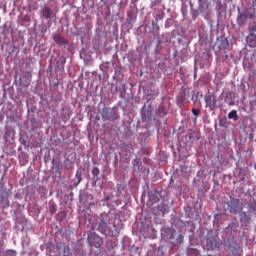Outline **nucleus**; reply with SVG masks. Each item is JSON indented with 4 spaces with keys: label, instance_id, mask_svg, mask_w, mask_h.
Wrapping results in <instances>:
<instances>
[{
    "label": "nucleus",
    "instance_id": "1",
    "mask_svg": "<svg viewBox=\"0 0 256 256\" xmlns=\"http://www.w3.org/2000/svg\"><path fill=\"white\" fill-rule=\"evenodd\" d=\"M103 121H117L119 119V113L113 108L104 107L101 112Z\"/></svg>",
    "mask_w": 256,
    "mask_h": 256
},
{
    "label": "nucleus",
    "instance_id": "2",
    "mask_svg": "<svg viewBox=\"0 0 256 256\" xmlns=\"http://www.w3.org/2000/svg\"><path fill=\"white\" fill-rule=\"evenodd\" d=\"M253 17H255V5H252L244 12L239 13L237 17L238 24L243 25L247 19H251Z\"/></svg>",
    "mask_w": 256,
    "mask_h": 256
},
{
    "label": "nucleus",
    "instance_id": "3",
    "mask_svg": "<svg viewBox=\"0 0 256 256\" xmlns=\"http://www.w3.org/2000/svg\"><path fill=\"white\" fill-rule=\"evenodd\" d=\"M228 210L230 213H233V215H237L239 211H243V203H241L239 199H232L228 202Z\"/></svg>",
    "mask_w": 256,
    "mask_h": 256
},
{
    "label": "nucleus",
    "instance_id": "4",
    "mask_svg": "<svg viewBox=\"0 0 256 256\" xmlns=\"http://www.w3.org/2000/svg\"><path fill=\"white\" fill-rule=\"evenodd\" d=\"M88 243L90 247H96V249H100V247L103 245V238H101L96 233H90L88 235Z\"/></svg>",
    "mask_w": 256,
    "mask_h": 256
},
{
    "label": "nucleus",
    "instance_id": "5",
    "mask_svg": "<svg viewBox=\"0 0 256 256\" xmlns=\"http://www.w3.org/2000/svg\"><path fill=\"white\" fill-rule=\"evenodd\" d=\"M206 107H209L211 111L217 107V99L213 95H206L204 98Z\"/></svg>",
    "mask_w": 256,
    "mask_h": 256
},
{
    "label": "nucleus",
    "instance_id": "6",
    "mask_svg": "<svg viewBox=\"0 0 256 256\" xmlns=\"http://www.w3.org/2000/svg\"><path fill=\"white\" fill-rule=\"evenodd\" d=\"M198 9L197 13H205V11H209V2L207 0H198Z\"/></svg>",
    "mask_w": 256,
    "mask_h": 256
},
{
    "label": "nucleus",
    "instance_id": "7",
    "mask_svg": "<svg viewBox=\"0 0 256 256\" xmlns=\"http://www.w3.org/2000/svg\"><path fill=\"white\" fill-rule=\"evenodd\" d=\"M218 47L219 49H222L224 53H227V49H229V40L227 38L221 36L218 38Z\"/></svg>",
    "mask_w": 256,
    "mask_h": 256
},
{
    "label": "nucleus",
    "instance_id": "8",
    "mask_svg": "<svg viewBox=\"0 0 256 256\" xmlns=\"http://www.w3.org/2000/svg\"><path fill=\"white\" fill-rule=\"evenodd\" d=\"M67 63V58L64 56H60L59 59L56 61V69L59 71H65V64Z\"/></svg>",
    "mask_w": 256,
    "mask_h": 256
},
{
    "label": "nucleus",
    "instance_id": "9",
    "mask_svg": "<svg viewBox=\"0 0 256 256\" xmlns=\"http://www.w3.org/2000/svg\"><path fill=\"white\" fill-rule=\"evenodd\" d=\"M53 39L57 45H67V43H69L67 39H64L63 36H61V34H55Z\"/></svg>",
    "mask_w": 256,
    "mask_h": 256
},
{
    "label": "nucleus",
    "instance_id": "10",
    "mask_svg": "<svg viewBox=\"0 0 256 256\" xmlns=\"http://www.w3.org/2000/svg\"><path fill=\"white\" fill-rule=\"evenodd\" d=\"M251 213H255V207H251V211H249V212H241L240 220L241 221H249V219H251V217H249V215H251Z\"/></svg>",
    "mask_w": 256,
    "mask_h": 256
},
{
    "label": "nucleus",
    "instance_id": "11",
    "mask_svg": "<svg viewBox=\"0 0 256 256\" xmlns=\"http://www.w3.org/2000/svg\"><path fill=\"white\" fill-rule=\"evenodd\" d=\"M247 43L249 44L250 47H256V34L255 33H251L247 37Z\"/></svg>",
    "mask_w": 256,
    "mask_h": 256
},
{
    "label": "nucleus",
    "instance_id": "12",
    "mask_svg": "<svg viewBox=\"0 0 256 256\" xmlns=\"http://www.w3.org/2000/svg\"><path fill=\"white\" fill-rule=\"evenodd\" d=\"M43 17H45V19H52L53 10H51V8H48V7L44 8Z\"/></svg>",
    "mask_w": 256,
    "mask_h": 256
},
{
    "label": "nucleus",
    "instance_id": "13",
    "mask_svg": "<svg viewBox=\"0 0 256 256\" xmlns=\"http://www.w3.org/2000/svg\"><path fill=\"white\" fill-rule=\"evenodd\" d=\"M98 230L101 233H105V231H107V222H105V220H100L98 224Z\"/></svg>",
    "mask_w": 256,
    "mask_h": 256
},
{
    "label": "nucleus",
    "instance_id": "14",
    "mask_svg": "<svg viewBox=\"0 0 256 256\" xmlns=\"http://www.w3.org/2000/svg\"><path fill=\"white\" fill-rule=\"evenodd\" d=\"M99 173H101V170H99L98 167H94L92 169V175H93V179H94L95 183H97V181H99Z\"/></svg>",
    "mask_w": 256,
    "mask_h": 256
},
{
    "label": "nucleus",
    "instance_id": "15",
    "mask_svg": "<svg viewBox=\"0 0 256 256\" xmlns=\"http://www.w3.org/2000/svg\"><path fill=\"white\" fill-rule=\"evenodd\" d=\"M228 119H233V121H239V116L237 115V110H232L228 113Z\"/></svg>",
    "mask_w": 256,
    "mask_h": 256
},
{
    "label": "nucleus",
    "instance_id": "16",
    "mask_svg": "<svg viewBox=\"0 0 256 256\" xmlns=\"http://www.w3.org/2000/svg\"><path fill=\"white\" fill-rule=\"evenodd\" d=\"M59 256H73L71 254V249L69 248V246H64L62 254H60Z\"/></svg>",
    "mask_w": 256,
    "mask_h": 256
},
{
    "label": "nucleus",
    "instance_id": "17",
    "mask_svg": "<svg viewBox=\"0 0 256 256\" xmlns=\"http://www.w3.org/2000/svg\"><path fill=\"white\" fill-rule=\"evenodd\" d=\"M149 197H150V201H152V203H158L159 197L157 195L151 194Z\"/></svg>",
    "mask_w": 256,
    "mask_h": 256
},
{
    "label": "nucleus",
    "instance_id": "18",
    "mask_svg": "<svg viewBox=\"0 0 256 256\" xmlns=\"http://www.w3.org/2000/svg\"><path fill=\"white\" fill-rule=\"evenodd\" d=\"M75 177L77 179V185H79V183L82 181L81 171H77Z\"/></svg>",
    "mask_w": 256,
    "mask_h": 256
},
{
    "label": "nucleus",
    "instance_id": "19",
    "mask_svg": "<svg viewBox=\"0 0 256 256\" xmlns=\"http://www.w3.org/2000/svg\"><path fill=\"white\" fill-rule=\"evenodd\" d=\"M192 113H193V115L195 116V117H197L198 115H199V113H201V110H199V109H192Z\"/></svg>",
    "mask_w": 256,
    "mask_h": 256
},
{
    "label": "nucleus",
    "instance_id": "20",
    "mask_svg": "<svg viewBox=\"0 0 256 256\" xmlns=\"http://www.w3.org/2000/svg\"><path fill=\"white\" fill-rule=\"evenodd\" d=\"M152 27H153V29H157V31H159V25H157V23H155V21H152Z\"/></svg>",
    "mask_w": 256,
    "mask_h": 256
},
{
    "label": "nucleus",
    "instance_id": "21",
    "mask_svg": "<svg viewBox=\"0 0 256 256\" xmlns=\"http://www.w3.org/2000/svg\"><path fill=\"white\" fill-rule=\"evenodd\" d=\"M163 19V15L159 14L156 16V21H161Z\"/></svg>",
    "mask_w": 256,
    "mask_h": 256
},
{
    "label": "nucleus",
    "instance_id": "22",
    "mask_svg": "<svg viewBox=\"0 0 256 256\" xmlns=\"http://www.w3.org/2000/svg\"><path fill=\"white\" fill-rule=\"evenodd\" d=\"M251 31H256V25L251 28Z\"/></svg>",
    "mask_w": 256,
    "mask_h": 256
},
{
    "label": "nucleus",
    "instance_id": "23",
    "mask_svg": "<svg viewBox=\"0 0 256 256\" xmlns=\"http://www.w3.org/2000/svg\"><path fill=\"white\" fill-rule=\"evenodd\" d=\"M229 105H235V102L231 101L229 102Z\"/></svg>",
    "mask_w": 256,
    "mask_h": 256
},
{
    "label": "nucleus",
    "instance_id": "24",
    "mask_svg": "<svg viewBox=\"0 0 256 256\" xmlns=\"http://www.w3.org/2000/svg\"><path fill=\"white\" fill-rule=\"evenodd\" d=\"M225 59H229V56H228V55H226V56H225Z\"/></svg>",
    "mask_w": 256,
    "mask_h": 256
},
{
    "label": "nucleus",
    "instance_id": "25",
    "mask_svg": "<svg viewBox=\"0 0 256 256\" xmlns=\"http://www.w3.org/2000/svg\"><path fill=\"white\" fill-rule=\"evenodd\" d=\"M156 216H159V215H165V214H155Z\"/></svg>",
    "mask_w": 256,
    "mask_h": 256
},
{
    "label": "nucleus",
    "instance_id": "26",
    "mask_svg": "<svg viewBox=\"0 0 256 256\" xmlns=\"http://www.w3.org/2000/svg\"><path fill=\"white\" fill-rule=\"evenodd\" d=\"M114 229H115V231H117V227L114 225Z\"/></svg>",
    "mask_w": 256,
    "mask_h": 256
},
{
    "label": "nucleus",
    "instance_id": "27",
    "mask_svg": "<svg viewBox=\"0 0 256 256\" xmlns=\"http://www.w3.org/2000/svg\"><path fill=\"white\" fill-rule=\"evenodd\" d=\"M110 235L115 236V233L112 232Z\"/></svg>",
    "mask_w": 256,
    "mask_h": 256
}]
</instances>
